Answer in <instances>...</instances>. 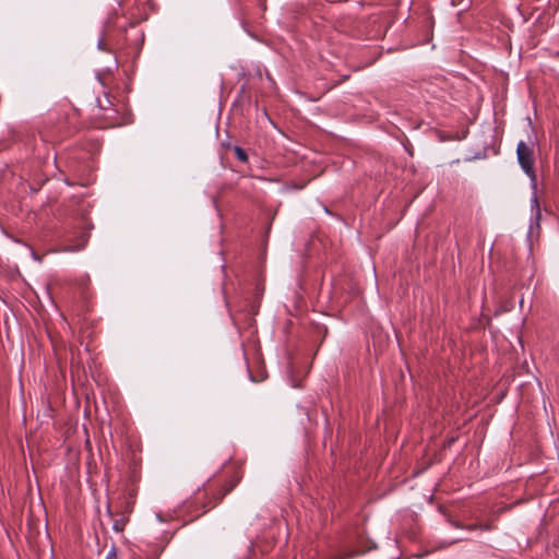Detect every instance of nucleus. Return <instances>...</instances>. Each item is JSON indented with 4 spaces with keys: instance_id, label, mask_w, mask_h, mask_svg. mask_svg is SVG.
I'll use <instances>...</instances> for the list:
<instances>
[{
    "instance_id": "nucleus-8",
    "label": "nucleus",
    "mask_w": 559,
    "mask_h": 559,
    "mask_svg": "<svg viewBox=\"0 0 559 559\" xmlns=\"http://www.w3.org/2000/svg\"><path fill=\"white\" fill-rule=\"evenodd\" d=\"M156 518H157L158 521H163L162 515L159 513L156 514Z\"/></svg>"
},
{
    "instance_id": "nucleus-3",
    "label": "nucleus",
    "mask_w": 559,
    "mask_h": 559,
    "mask_svg": "<svg viewBox=\"0 0 559 559\" xmlns=\"http://www.w3.org/2000/svg\"><path fill=\"white\" fill-rule=\"evenodd\" d=\"M234 152L239 160L247 162L248 155L243 148L240 146H235Z\"/></svg>"
},
{
    "instance_id": "nucleus-1",
    "label": "nucleus",
    "mask_w": 559,
    "mask_h": 559,
    "mask_svg": "<svg viewBox=\"0 0 559 559\" xmlns=\"http://www.w3.org/2000/svg\"><path fill=\"white\" fill-rule=\"evenodd\" d=\"M518 160L523 171L530 177L532 188L536 189V175L533 169L534 153L533 148L524 141H520L516 146Z\"/></svg>"
},
{
    "instance_id": "nucleus-9",
    "label": "nucleus",
    "mask_w": 559,
    "mask_h": 559,
    "mask_svg": "<svg viewBox=\"0 0 559 559\" xmlns=\"http://www.w3.org/2000/svg\"><path fill=\"white\" fill-rule=\"evenodd\" d=\"M231 488H233V487L228 488V489L224 492V495H226L228 491H231Z\"/></svg>"
},
{
    "instance_id": "nucleus-7",
    "label": "nucleus",
    "mask_w": 559,
    "mask_h": 559,
    "mask_svg": "<svg viewBox=\"0 0 559 559\" xmlns=\"http://www.w3.org/2000/svg\"><path fill=\"white\" fill-rule=\"evenodd\" d=\"M98 48L100 50H104V39L103 38L98 40Z\"/></svg>"
},
{
    "instance_id": "nucleus-2",
    "label": "nucleus",
    "mask_w": 559,
    "mask_h": 559,
    "mask_svg": "<svg viewBox=\"0 0 559 559\" xmlns=\"http://www.w3.org/2000/svg\"><path fill=\"white\" fill-rule=\"evenodd\" d=\"M531 211H532V216H531V223H530L528 233H527L528 240H532L534 237H536L538 235L539 222H540V217H542L538 198L535 192L533 193V195L531 198Z\"/></svg>"
},
{
    "instance_id": "nucleus-5",
    "label": "nucleus",
    "mask_w": 559,
    "mask_h": 559,
    "mask_svg": "<svg viewBox=\"0 0 559 559\" xmlns=\"http://www.w3.org/2000/svg\"><path fill=\"white\" fill-rule=\"evenodd\" d=\"M84 246H79V247H70V246H67L63 250L64 251H78V250H81Z\"/></svg>"
},
{
    "instance_id": "nucleus-4",
    "label": "nucleus",
    "mask_w": 559,
    "mask_h": 559,
    "mask_svg": "<svg viewBox=\"0 0 559 559\" xmlns=\"http://www.w3.org/2000/svg\"><path fill=\"white\" fill-rule=\"evenodd\" d=\"M105 559H118L114 548L107 554Z\"/></svg>"
},
{
    "instance_id": "nucleus-6",
    "label": "nucleus",
    "mask_w": 559,
    "mask_h": 559,
    "mask_svg": "<svg viewBox=\"0 0 559 559\" xmlns=\"http://www.w3.org/2000/svg\"><path fill=\"white\" fill-rule=\"evenodd\" d=\"M32 257H33V259H34V260H36V261H38V262H40V261H41L40 257H38V255L36 254V252H34V251H32Z\"/></svg>"
}]
</instances>
